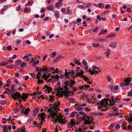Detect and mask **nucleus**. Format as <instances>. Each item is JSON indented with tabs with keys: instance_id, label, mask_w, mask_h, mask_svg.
Instances as JSON below:
<instances>
[{
	"instance_id": "obj_28",
	"label": "nucleus",
	"mask_w": 132,
	"mask_h": 132,
	"mask_svg": "<svg viewBox=\"0 0 132 132\" xmlns=\"http://www.w3.org/2000/svg\"><path fill=\"white\" fill-rule=\"evenodd\" d=\"M126 119L128 121V123L129 124H132V117H129L128 119L126 118Z\"/></svg>"
},
{
	"instance_id": "obj_21",
	"label": "nucleus",
	"mask_w": 132,
	"mask_h": 132,
	"mask_svg": "<svg viewBox=\"0 0 132 132\" xmlns=\"http://www.w3.org/2000/svg\"><path fill=\"white\" fill-rule=\"evenodd\" d=\"M77 113V112L76 111H74L71 113V115L69 116L70 117H74L75 116V114Z\"/></svg>"
},
{
	"instance_id": "obj_36",
	"label": "nucleus",
	"mask_w": 132,
	"mask_h": 132,
	"mask_svg": "<svg viewBox=\"0 0 132 132\" xmlns=\"http://www.w3.org/2000/svg\"><path fill=\"white\" fill-rule=\"evenodd\" d=\"M79 113L80 114L82 115L83 116V117H86L87 116V114L82 111L80 112Z\"/></svg>"
},
{
	"instance_id": "obj_44",
	"label": "nucleus",
	"mask_w": 132,
	"mask_h": 132,
	"mask_svg": "<svg viewBox=\"0 0 132 132\" xmlns=\"http://www.w3.org/2000/svg\"><path fill=\"white\" fill-rule=\"evenodd\" d=\"M70 123L72 124V125H73V126L75 125V121L73 119H72L70 121Z\"/></svg>"
},
{
	"instance_id": "obj_43",
	"label": "nucleus",
	"mask_w": 132,
	"mask_h": 132,
	"mask_svg": "<svg viewBox=\"0 0 132 132\" xmlns=\"http://www.w3.org/2000/svg\"><path fill=\"white\" fill-rule=\"evenodd\" d=\"M116 35L115 34H112L109 35L107 37V38H110Z\"/></svg>"
},
{
	"instance_id": "obj_29",
	"label": "nucleus",
	"mask_w": 132,
	"mask_h": 132,
	"mask_svg": "<svg viewBox=\"0 0 132 132\" xmlns=\"http://www.w3.org/2000/svg\"><path fill=\"white\" fill-rule=\"evenodd\" d=\"M54 15L57 18H59V12L57 11H55Z\"/></svg>"
},
{
	"instance_id": "obj_12",
	"label": "nucleus",
	"mask_w": 132,
	"mask_h": 132,
	"mask_svg": "<svg viewBox=\"0 0 132 132\" xmlns=\"http://www.w3.org/2000/svg\"><path fill=\"white\" fill-rule=\"evenodd\" d=\"M131 81V78L130 77H129L125 79L124 81L125 83H128V86L129 85V83Z\"/></svg>"
},
{
	"instance_id": "obj_57",
	"label": "nucleus",
	"mask_w": 132,
	"mask_h": 132,
	"mask_svg": "<svg viewBox=\"0 0 132 132\" xmlns=\"http://www.w3.org/2000/svg\"><path fill=\"white\" fill-rule=\"evenodd\" d=\"M8 129V128L5 127L4 128L3 130L4 132H7Z\"/></svg>"
},
{
	"instance_id": "obj_37",
	"label": "nucleus",
	"mask_w": 132,
	"mask_h": 132,
	"mask_svg": "<svg viewBox=\"0 0 132 132\" xmlns=\"http://www.w3.org/2000/svg\"><path fill=\"white\" fill-rule=\"evenodd\" d=\"M59 92L60 93H58V94H59V97H62L64 94H65V93H62L61 92V90L60 91H59Z\"/></svg>"
},
{
	"instance_id": "obj_23",
	"label": "nucleus",
	"mask_w": 132,
	"mask_h": 132,
	"mask_svg": "<svg viewBox=\"0 0 132 132\" xmlns=\"http://www.w3.org/2000/svg\"><path fill=\"white\" fill-rule=\"evenodd\" d=\"M62 58V57L61 56H59L57 57H56L54 60V62H57L59 61Z\"/></svg>"
},
{
	"instance_id": "obj_41",
	"label": "nucleus",
	"mask_w": 132,
	"mask_h": 132,
	"mask_svg": "<svg viewBox=\"0 0 132 132\" xmlns=\"http://www.w3.org/2000/svg\"><path fill=\"white\" fill-rule=\"evenodd\" d=\"M8 64V63L7 62H2V64L1 63H0V66H2L3 65H5Z\"/></svg>"
},
{
	"instance_id": "obj_47",
	"label": "nucleus",
	"mask_w": 132,
	"mask_h": 132,
	"mask_svg": "<svg viewBox=\"0 0 132 132\" xmlns=\"http://www.w3.org/2000/svg\"><path fill=\"white\" fill-rule=\"evenodd\" d=\"M49 101H51L52 100H53V97L52 95H50L49 96Z\"/></svg>"
},
{
	"instance_id": "obj_35",
	"label": "nucleus",
	"mask_w": 132,
	"mask_h": 132,
	"mask_svg": "<svg viewBox=\"0 0 132 132\" xmlns=\"http://www.w3.org/2000/svg\"><path fill=\"white\" fill-rule=\"evenodd\" d=\"M23 129L25 128L24 127H22L19 128V130H20L18 132H25V131Z\"/></svg>"
},
{
	"instance_id": "obj_22",
	"label": "nucleus",
	"mask_w": 132,
	"mask_h": 132,
	"mask_svg": "<svg viewBox=\"0 0 132 132\" xmlns=\"http://www.w3.org/2000/svg\"><path fill=\"white\" fill-rule=\"evenodd\" d=\"M107 31L106 30H104L103 29H102L100 31L98 35H101L102 34H104L105 32H106Z\"/></svg>"
},
{
	"instance_id": "obj_51",
	"label": "nucleus",
	"mask_w": 132,
	"mask_h": 132,
	"mask_svg": "<svg viewBox=\"0 0 132 132\" xmlns=\"http://www.w3.org/2000/svg\"><path fill=\"white\" fill-rule=\"evenodd\" d=\"M30 75H31V77L33 78H34L35 77V74L34 73H31L30 74Z\"/></svg>"
},
{
	"instance_id": "obj_11",
	"label": "nucleus",
	"mask_w": 132,
	"mask_h": 132,
	"mask_svg": "<svg viewBox=\"0 0 132 132\" xmlns=\"http://www.w3.org/2000/svg\"><path fill=\"white\" fill-rule=\"evenodd\" d=\"M28 94L23 93L22 95H21V98L22 100L24 101H26V100L28 97Z\"/></svg>"
},
{
	"instance_id": "obj_6",
	"label": "nucleus",
	"mask_w": 132,
	"mask_h": 132,
	"mask_svg": "<svg viewBox=\"0 0 132 132\" xmlns=\"http://www.w3.org/2000/svg\"><path fill=\"white\" fill-rule=\"evenodd\" d=\"M12 96H13L12 97L13 99L15 100H16L18 98H20L21 97V94L19 92H16L14 93Z\"/></svg>"
},
{
	"instance_id": "obj_30",
	"label": "nucleus",
	"mask_w": 132,
	"mask_h": 132,
	"mask_svg": "<svg viewBox=\"0 0 132 132\" xmlns=\"http://www.w3.org/2000/svg\"><path fill=\"white\" fill-rule=\"evenodd\" d=\"M44 122L45 120H41V122L38 124L37 127L41 128V126Z\"/></svg>"
},
{
	"instance_id": "obj_8",
	"label": "nucleus",
	"mask_w": 132,
	"mask_h": 132,
	"mask_svg": "<svg viewBox=\"0 0 132 132\" xmlns=\"http://www.w3.org/2000/svg\"><path fill=\"white\" fill-rule=\"evenodd\" d=\"M58 107H57L55 108V111H54V110H53V114L52 116V118L53 119H54L55 116H57V111H59L60 110L59 109L57 108Z\"/></svg>"
},
{
	"instance_id": "obj_33",
	"label": "nucleus",
	"mask_w": 132,
	"mask_h": 132,
	"mask_svg": "<svg viewBox=\"0 0 132 132\" xmlns=\"http://www.w3.org/2000/svg\"><path fill=\"white\" fill-rule=\"evenodd\" d=\"M45 115V114L44 113H42L40 115V117H41V120H44V116Z\"/></svg>"
},
{
	"instance_id": "obj_25",
	"label": "nucleus",
	"mask_w": 132,
	"mask_h": 132,
	"mask_svg": "<svg viewBox=\"0 0 132 132\" xmlns=\"http://www.w3.org/2000/svg\"><path fill=\"white\" fill-rule=\"evenodd\" d=\"M47 9L48 10H51L52 11H54V10L53 7H52V5H49L47 7Z\"/></svg>"
},
{
	"instance_id": "obj_40",
	"label": "nucleus",
	"mask_w": 132,
	"mask_h": 132,
	"mask_svg": "<svg viewBox=\"0 0 132 132\" xmlns=\"http://www.w3.org/2000/svg\"><path fill=\"white\" fill-rule=\"evenodd\" d=\"M100 44L98 43L97 44H95L93 43L92 44V45L93 47L95 48L97 47Z\"/></svg>"
},
{
	"instance_id": "obj_19",
	"label": "nucleus",
	"mask_w": 132,
	"mask_h": 132,
	"mask_svg": "<svg viewBox=\"0 0 132 132\" xmlns=\"http://www.w3.org/2000/svg\"><path fill=\"white\" fill-rule=\"evenodd\" d=\"M45 110L44 111H47V112H50V114H51L52 112L53 111V110H51L50 109H49L48 108L47 106H46L45 107Z\"/></svg>"
},
{
	"instance_id": "obj_58",
	"label": "nucleus",
	"mask_w": 132,
	"mask_h": 132,
	"mask_svg": "<svg viewBox=\"0 0 132 132\" xmlns=\"http://www.w3.org/2000/svg\"><path fill=\"white\" fill-rule=\"evenodd\" d=\"M67 125L68 126H69L71 128H72L73 126V125H72L71 123H68L67 124Z\"/></svg>"
},
{
	"instance_id": "obj_9",
	"label": "nucleus",
	"mask_w": 132,
	"mask_h": 132,
	"mask_svg": "<svg viewBox=\"0 0 132 132\" xmlns=\"http://www.w3.org/2000/svg\"><path fill=\"white\" fill-rule=\"evenodd\" d=\"M43 89H44L45 91H47L48 93L51 92V90L52 89V88L46 85H45L44 87L43 88Z\"/></svg>"
},
{
	"instance_id": "obj_59",
	"label": "nucleus",
	"mask_w": 132,
	"mask_h": 132,
	"mask_svg": "<svg viewBox=\"0 0 132 132\" xmlns=\"http://www.w3.org/2000/svg\"><path fill=\"white\" fill-rule=\"evenodd\" d=\"M64 84L66 86H67L69 84V82L68 81H65L64 82Z\"/></svg>"
},
{
	"instance_id": "obj_61",
	"label": "nucleus",
	"mask_w": 132,
	"mask_h": 132,
	"mask_svg": "<svg viewBox=\"0 0 132 132\" xmlns=\"http://www.w3.org/2000/svg\"><path fill=\"white\" fill-rule=\"evenodd\" d=\"M79 61H78L77 60L76 58L74 59V63L75 64H77L78 62H79Z\"/></svg>"
},
{
	"instance_id": "obj_55",
	"label": "nucleus",
	"mask_w": 132,
	"mask_h": 132,
	"mask_svg": "<svg viewBox=\"0 0 132 132\" xmlns=\"http://www.w3.org/2000/svg\"><path fill=\"white\" fill-rule=\"evenodd\" d=\"M128 95L129 97L132 96V91H130L128 93Z\"/></svg>"
},
{
	"instance_id": "obj_53",
	"label": "nucleus",
	"mask_w": 132,
	"mask_h": 132,
	"mask_svg": "<svg viewBox=\"0 0 132 132\" xmlns=\"http://www.w3.org/2000/svg\"><path fill=\"white\" fill-rule=\"evenodd\" d=\"M76 83V82L75 81H71L70 83L71 84V85H74Z\"/></svg>"
},
{
	"instance_id": "obj_42",
	"label": "nucleus",
	"mask_w": 132,
	"mask_h": 132,
	"mask_svg": "<svg viewBox=\"0 0 132 132\" xmlns=\"http://www.w3.org/2000/svg\"><path fill=\"white\" fill-rule=\"evenodd\" d=\"M111 50L109 49H108L106 51L105 53V54H106L109 55L110 53Z\"/></svg>"
},
{
	"instance_id": "obj_38",
	"label": "nucleus",
	"mask_w": 132,
	"mask_h": 132,
	"mask_svg": "<svg viewBox=\"0 0 132 132\" xmlns=\"http://www.w3.org/2000/svg\"><path fill=\"white\" fill-rule=\"evenodd\" d=\"M15 67V65H13V64L8 65L7 66H6V67L7 68H9V69H11V68H13V67Z\"/></svg>"
},
{
	"instance_id": "obj_4",
	"label": "nucleus",
	"mask_w": 132,
	"mask_h": 132,
	"mask_svg": "<svg viewBox=\"0 0 132 132\" xmlns=\"http://www.w3.org/2000/svg\"><path fill=\"white\" fill-rule=\"evenodd\" d=\"M60 105L59 103H56L53 104H51L48 106V107L49 108V109H50L51 110H54V111H55V109L57 107H59V105Z\"/></svg>"
},
{
	"instance_id": "obj_63",
	"label": "nucleus",
	"mask_w": 132,
	"mask_h": 132,
	"mask_svg": "<svg viewBox=\"0 0 132 132\" xmlns=\"http://www.w3.org/2000/svg\"><path fill=\"white\" fill-rule=\"evenodd\" d=\"M127 128L129 130L131 129H132V126L128 125L127 126Z\"/></svg>"
},
{
	"instance_id": "obj_50",
	"label": "nucleus",
	"mask_w": 132,
	"mask_h": 132,
	"mask_svg": "<svg viewBox=\"0 0 132 132\" xmlns=\"http://www.w3.org/2000/svg\"><path fill=\"white\" fill-rule=\"evenodd\" d=\"M121 127L123 128V130H126L127 128L126 127V126L125 125V124L124 123H123L122 124V125L121 126Z\"/></svg>"
},
{
	"instance_id": "obj_31",
	"label": "nucleus",
	"mask_w": 132,
	"mask_h": 132,
	"mask_svg": "<svg viewBox=\"0 0 132 132\" xmlns=\"http://www.w3.org/2000/svg\"><path fill=\"white\" fill-rule=\"evenodd\" d=\"M95 40L96 41L100 42H106L107 41V40L105 39H98L97 40Z\"/></svg>"
},
{
	"instance_id": "obj_52",
	"label": "nucleus",
	"mask_w": 132,
	"mask_h": 132,
	"mask_svg": "<svg viewBox=\"0 0 132 132\" xmlns=\"http://www.w3.org/2000/svg\"><path fill=\"white\" fill-rule=\"evenodd\" d=\"M107 78L108 81L110 82L111 81V79L110 76H107Z\"/></svg>"
},
{
	"instance_id": "obj_48",
	"label": "nucleus",
	"mask_w": 132,
	"mask_h": 132,
	"mask_svg": "<svg viewBox=\"0 0 132 132\" xmlns=\"http://www.w3.org/2000/svg\"><path fill=\"white\" fill-rule=\"evenodd\" d=\"M27 65V64L25 62H23L21 64V66L22 67H24Z\"/></svg>"
},
{
	"instance_id": "obj_13",
	"label": "nucleus",
	"mask_w": 132,
	"mask_h": 132,
	"mask_svg": "<svg viewBox=\"0 0 132 132\" xmlns=\"http://www.w3.org/2000/svg\"><path fill=\"white\" fill-rule=\"evenodd\" d=\"M75 110H77L78 111H81L83 110V108L81 106H80V105L78 104H77L76 105V108H75Z\"/></svg>"
},
{
	"instance_id": "obj_20",
	"label": "nucleus",
	"mask_w": 132,
	"mask_h": 132,
	"mask_svg": "<svg viewBox=\"0 0 132 132\" xmlns=\"http://www.w3.org/2000/svg\"><path fill=\"white\" fill-rule=\"evenodd\" d=\"M50 77V75H47L45 74L42 76V77L43 78L45 79L46 80V81H47V79Z\"/></svg>"
},
{
	"instance_id": "obj_54",
	"label": "nucleus",
	"mask_w": 132,
	"mask_h": 132,
	"mask_svg": "<svg viewBox=\"0 0 132 132\" xmlns=\"http://www.w3.org/2000/svg\"><path fill=\"white\" fill-rule=\"evenodd\" d=\"M92 68L93 69H99V68L95 65H93L92 66Z\"/></svg>"
},
{
	"instance_id": "obj_10",
	"label": "nucleus",
	"mask_w": 132,
	"mask_h": 132,
	"mask_svg": "<svg viewBox=\"0 0 132 132\" xmlns=\"http://www.w3.org/2000/svg\"><path fill=\"white\" fill-rule=\"evenodd\" d=\"M69 89L66 86H64V88H61V92L62 93H67Z\"/></svg>"
},
{
	"instance_id": "obj_3",
	"label": "nucleus",
	"mask_w": 132,
	"mask_h": 132,
	"mask_svg": "<svg viewBox=\"0 0 132 132\" xmlns=\"http://www.w3.org/2000/svg\"><path fill=\"white\" fill-rule=\"evenodd\" d=\"M79 68L78 67L75 70V72H74V74H76L75 77H77V76L79 77L82 76L83 73H84V71H82L81 70H80Z\"/></svg>"
},
{
	"instance_id": "obj_60",
	"label": "nucleus",
	"mask_w": 132,
	"mask_h": 132,
	"mask_svg": "<svg viewBox=\"0 0 132 132\" xmlns=\"http://www.w3.org/2000/svg\"><path fill=\"white\" fill-rule=\"evenodd\" d=\"M70 41L71 43L74 46L76 45V43L75 42H74V40H72V39H71L70 40Z\"/></svg>"
},
{
	"instance_id": "obj_26",
	"label": "nucleus",
	"mask_w": 132,
	"mask_h": 132,
	"mask_svg": "<svg viewBox=\"0 0 132 132\" xmlns=\"http://www.w3.org/2000/svg\"><path fill=\"white\" fill-rule=\"evenodd\" d=\"M22 62V60L20 59L17 60L15 62V63L16 65H18Z\"/></svg>"
},
{
	"instance_id": "obj_18",
	"label": "nucleus",
	"mask_w": 132,
	"mask_h": 132,
	"mask_svg": "<svg viewBox=\"0 0 132 132\" xmlns=\"http://www.w3.org/2000/svg\"><path fill=\"white\" fill-rule=\"evenodd\" d=\"M76 116L77 117V118L78 119V121L81 122L82 121H83L84 120V117H83V118H82V117H80L78 118V115H77Z\"/></svg>"
},
{
	"instance_id": "obj_17",
	"label": "nucleus",
	"mask_w": 132,
	"mask_h": 132,
	"mask_svg": "<svg viewBox=\"0 0 132 132\" xmlns=\"http://www.w3.org/2000/svg\"><path fill=\"white\" fill-rule=\"evenodd\" d=\"M81 78L83 79L84 81H86L87 82L89 80V79L85 76L82 75L81 76Z\"/></svg>"
},
{
	"instance_id": "obj_64",
	"label": "nucleus",
	"mask_w": 132,
	"mask_h": 132,
	"mask_svg": "<svg viewBox=\"0 0 132 132\" xmlns=\"http://www.w3.org/2000/svg\"><path fill=\"white\" fill-rule=\"evenodd\" d=\"M42 130L41 132H48L47 129L46 128H43L42 129Z\"/></svg>"
},
{
	"instance_id": "obj_2",
	"label": "nucleus",
	"mask_w": 132,
	"mask_h": 132,
	"mask_svg": "<svg viewBox=\"0 0 132 132\" xmlns=\"http://www.w3.org/2000/svg\"><path fill=\"white\" fill-rule=\"evenodd\" d=\"M55 122L54 124L56 123L57 121H59V122H60L62 124H64L66 123L67 120H65L64 118H62L61 114H59V116H56L54 119Z\"/></svg>"
},
{
	"instance_id": "obj_27",
	"label": "nucleus",
	"mask_w": 132,
	"mask_h": 132,
	"mask_svg": "<svg viewBox=\"0 0 132 132\" xmlns=\"http://www.w3.org/2000/svg\"><path fill=\"white\" fill-rule=\"evenodd\" d=\"M30 110L29 108H27V109H26L24 110V114L25 115L28 114L29 113L28 112L30 111Z\"/></svg>"
},
{
	"instance_id": "obj_49",
	"label": "nucleus",
	"mask_w": 132,
	"mask_h": 132,
	"mask_svg": "<svg viewBox=\"0 0 132 132\" xmlns=\"http://www.w3.org/2000/svg\"><path fill=\"white\" fill-rule=\"evenodd\" d=\"M82 62L83 64L84 65H86L87 64V62L85 59H83L82 60Z\"/></svg>"
},
{
	"instance_id": "obj_45",
	"label": "nucleus",
	"mask_w": 132,
	"mask_h": 132,
	"mask_svg": "<svg viewBox=\"0 0 132 132\" xmlns=\"http://www.w3.org/2000/svg\"><path fill=\"white\" fill-rule=\"evenodd\" d=\"M46 11V9L44 7H43L42 9L40 10V12L41 13H44Z\"/></svg>"
},
{
	"instance_id": "obj_34",
	"label": "nucleus",
	"mask_w": 132,
	"mask_h": 132,
	"mask_svg": "<svg viewBox=\"0 0 132 132\" xmlns=\"http://www.w3.org/2000/svg\"><path fill=\"white\" fill-rule=\"evenodd\" d=\"M128 83H120V85L121 87H123L124 86H128Z\"/></svg>"
},
{
	"instance_id": "obj_62",
	"label": "nucleus",
	"mask_w": 132,
	"mask_h": 132,
	"mask_svg": "<svg viewBox=\"0 0 132 132\" xmlns=\"http://www.w3.org/2000/svg\"><path fill=\"white\" fill-rule=\"evenodd\" d=\"M131 9L130 8H127L126 11L128 12H132V11H130Z\"/></svg>"
},
{
	"instance_id": "obj_1",
	"label": "nucleus",
	"mask_w": 132,
	"mask_h": 132,
	"mask_svg": "<svg viewBox=\"0 0 132 132\" xmlns=\"http://www.w3.org/2000/svg\"><path fill=\"white\" fill-rule=\"evenodd\" d=\"M109 101L110 103L111 102V101L109 98H107L106 99L105 98L102 100V101H100L97 103V105L99 104H100V105L98 106L97 108L98 109H102V108L103 107L104 108L107 107L108 105V101Z\"/></svg>"
},
{
	"instance_id": "obj_39",
	"label": "nucleus",
	"mask_w": 132,
	"mask_h": 132,
	"mask_svg": "<svg viewBox=\"0 0 132 132\" xmlns=\"http://www.w3.org/2000/svg\"><path fill=\"white\" fill-rule=\"evenodd\" d=\"M98 7L100 8H103L104 7V4L102 3H99L98 4Z\"/></svg>"
},
{
	"instance_id": "obj_56",
	"label": "nucleus",
	"mask_w": 132,
	"mask_h": 132,
	"mask_svg": "<svg viewBox=\"0 0 132 132\" xmlns=\"http://www.w3.org/2000/svg\"><path fill=\"white\" fill-rule=\"evenodd\" d=\"M98 29V27H96L93 30H92L94 32H96L97 31Z\"/></svg>"
},
{
	"instance_id": "obj_5",
	"label": "nucleus",
	"mask_w": 132,
	"mask_h": 132,
	"mask_svg": "<svg viewBox=\"0 0 132 132\" xmlns=\"http://www.w3.org/2000/svg\"><path fill=\"white\" fill-rule=\"evenodd\" d=\"M84 123L85 125H90L92 122V119L87 116L86 117L84 118Z\"/></svg>"
},
{
	"instance_id": "obj_7",
	"label": "nucleus",
	"mask_w": 132,
	"mask_h": 132,
	"mask_svg": "<svg viewBox=\"0 0 132 132\" xmlns=\"http://www.w3.org/2000/svg\"><path fill=\"white\" fill-rule=\"evenodd\" d=\"M74 71L73 70H72L70 71L69 72L67 71L65 72V73L64 74V75L65 77L67 78H69L70 77L69 74H70V73H72L73 75H74L75 74H74Z\"/></svg>"
},
{
	"instance_id": "obj_15",
	"label": "nucleus",
	"mask_w": 132,
	"mask_h": 132,
	"mask_svg": "<svg viewBox=\"0 0 132 132\" xmlns=\"http://www.w3.org/2000/svg\"><path fill=\"white\" fill-rule=\"evenodd\" d=\"M39 110V109L38 108H37L33 110V115L34 116H35L36 115Z\"/></svg>"
},
{
	"instance_id": "obj_14",
	"label": "nucleus",
	"mask_w": 132,
	"mask_h": 132,
	"mask_svg": "<svg viewBox=\"0 0 132 132\" xmlns=\"http://www.w3.org/2000/svg\"><path fill=\"white\" fill-rule=\"evenodd\" d=\"M59 77L57 75H52L51 78H52L54 79L55 81H57L58 80L59 78Z\"/></svg>"
},
{
	"instance_id": "obj_46",
	"label": "nucleus",
	"mask_w": 132,
	"mask_h": 132,
	"mask_svg": "<svg viewBox=\"0 0 132 132\" xmlns=\"http://www.w3.org/2000/svg\"><path fill=\"white\" fill-rule=\"evenodd\" d=\"M0 104L1 105H4L6 104V102L4 100L1 101H0Z\"/></svg>"
},
{
	"instance_id": "obj_24",
	"label": "nucleus",
	"mask_w": 132,
	"mask_h": 132,
	"mask_svg": "<svg viewBox=\"0 0 132 132\" xmlns=\"http://www.w3.org/2000/svg\"><path fill=\"white\" fill-rule=\"evenodd\" d=\"M117 44V43L116 42H115L114 43H112V44L110 45V46L112 47V48H116V45Z\"/></svg>"
},
{
	"instance_id": "obj_16",
	"label": "nucleus",
	"mask_w": 132,
	"mask_h": 132,
	"mask_svg": "<svg viewBox=\"0 0 132 132\" xmlns=\"http://www.w3.org/2000/svg\"><path fill=\"white\" fill-rule=\"evenodd\" d=\"M14 90H10L9 92H6V93L8 95H11V97H12V95H13L14 93Z\"/></svg>"
},
{
	"instance_id": "obj_32",
	"label": "nucleus",
	"mask_w": 132,
	"mask_h": 132,
	"mask_svg": "<svg viewBox=\"0 0 132 132\" xmlns=\"http://www.w3.org/2000/svg\"><path fill=\"white\" fill-rule=\"evenodd\" d=\"M54 89L55 90H57V92L60 91H61V88L60 87H59L57 86H56L54 87Z\"/></svg>"
}]
</instances>
